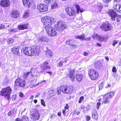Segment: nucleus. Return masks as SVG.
Listing matches in <instances>:
<instances>
[{
	"instance_id": "obj_1",
	"label": "nucleus",
	"mask_w": 121,
	"mask_h": 121,
	"mask_svg": "<svg viewBox=\"0 0 121 121\" xmlns=\"http://www.w3.org/2000/svg\"><path fill=\"white\" fill-rule=\"evenodd\" d=\"M41 21L43 22L45 28L46 29L47 27L49 28L51 27V26L53 23L54 20L53 18L46 16L42 18Z\"/></svg>"
},
{
	"instance_id": "obj_2",
	"label": "nucleus",
	"mask_w": 121,
	"mask_h": 121,
	"mask_svg": "<svg viewBox=\"0 0 121 121\" xmlns=\"http://www.w3.org/2000/svg\"><path fill=\"white\" fill-rule=\"evenodd\" d=\"M66 26L65 23L62 21H60L57 22L55 26V28L57 31L61 32L64 29L66 28Z\"/></svg>"
},
{
	"instance_id": "obj_3",
	"label": "nucleus",
	"mask_w": 121,
	"mask_h": 121,
	"mask_svg": "<svg viewBox=\"0 0 121 121\" xmlns=\"http://www.w3.org/2000/svg\"><path fill=\"white\" fill-rule=\"evenodd\" d=\"M74 88L72 86H62L60 87V89L62 92L65 94H70L73 91Z\"/></svg>"
},
{
	"instance_id": "obj_4",
	"label": "nucleus",
	"mask_w": 121,
	"mask_h": 121,
	"mask_svg": "<svg viewBox=\"0 0 121 121\" xmlns=\"http://www.w3.org/2000/svg\"><path fill=\"white\" fill-rule=\"evenodd\" d=\"M10 87L2 89L0 92V95L4 96H7L8 100L9 99L10 94L12 91Z\"/></svg>"
},
{
	"instance_id": "obj_5",
	"label": "nucleus",
	"mask_w": 121,
	"mask_h": 121,
	"mask_svg": "<svg viewBox=\"0 0 121 121\" xmlns=\"http://www.w3.org/2000/svg\"><path fill=\"white\" fill-rule=\"evenodd\" d=\"M30 117L32 120L35 121L38 120L40 118V115L38 110L34 109L33 111L31 112Z\"/></svg>"
},
{
	"instance_id": "obj_6",
	"label": "nucleus",
	"mask_w": 121,
	"mask_h": 121,
	"mask_svg": "<svg viewBox=\"0 0 121 121\" xmlns=\"http://www.w3.org/2000/svg\"><path fill=\"white\" fill-rule=\"evenodd\" d=\"M107 13L110 17L111 19L113 21H114L116 18H121V15H118V14L113 10H110L107 12Z\"/></svg>"
},
{
	"instance_id": "obj_7",
	"label": "nucleus",
	"mask_w": 121,
	"mask_h": 121,
	"mask_svg": "<svg viewBox=\"0 0 121 121\" xmlns=\"http://www.w3.org/2000/svg\"><path fill=\"white\" fill-rule=\"evenodd\" d=\"M89 76L91 79L93 80L96 79L98 76V73L93 69H90L88 71Z\"/></svg>"
},
{
	"instance_id": "obj_8",
	"label": "nucleus",
	"mask_w": 121,
	"mask_h": 121,
	"mask_svg": "<svg viewBox=\"0 0 121 121\" xmlns=\"http://www.w3.org/2000/svg\"><path fill=\"white\" fill-rule=\"evenodd\" d=\"M114 92L111 91L105 95L104 97V102L106 104L109 102V98H112L114 95Z\"/></svg>"
},
{
	"instance_id": "obj_9",
	"label": "nucleus",
	"mask_w": 121,
	"mask_h": 121,
	"mask_svg": "<svg viewBox=\"0 0 121 121\" xmlns=\"http://www.w3.org/2000/svg\"><path fill=\"white\" fill-rule=\"evenodd\" d=\"M15 86L24 87L26 83L25 81L20 78H18L15 80Z\"/></svg>"
},
{
	"instance_id": "obj_10",
	"label": "nucleus",
	"mask_w": 121,
	"mask_h": 121,
	"mask_svg": "<svg viewBox=\"0 0 121 121\" xmlns=\"http://www.w3.org/2000/svg\"><path fill=\"white\" fill-rule=\"evenodd\" d=\"M12 52L15 54L18 55H21L22 54V49L20 47H15L12 49Z\"/></svg>"
},
{
	"instance_id": "obj_11",
	"label": "nucleus",
	"mask_w": 121,
	"mask_h": 121,
	"mask_svg": "<svg viewBox=\"0 0 121 121\" xmlns=\"http://www.w3.org/2000/svg\"><path fill=\"white\" fill-rule=\"evenodd\" d=\"M32 48L26 47L23 49V53L26 55L29 56H32Z\"/></svg>"
},
{
	"instance_id": "obj_12",
	"label": "nucleus",
	"mask_w": 121,
	"mask_h": 121,
	"mask_svg": "<svg viewBox=\"0 0 121 121\" xmlns=\"http://www.w3.org/2000/svg\"><path fill=\"white\" fill-rule=\"evenodd\" d=\"M48 35L50 36H53L56 34V32L54 29V28L51 27L49 28L47 27L46 29Z\"/></svg>"
},
{
	"instance_id": "obj_13",
	"label": "nucleus",
	"mask_w": 121,
	"mask_h": 121,
	"mask_svg": "<svg viewBox=\"0 0 121 121\" xmlns=\"http://www.w3.org/2000/svg\"><path fill=\"white\" fill-rule=\"evenodd\" d=\"M37 9L40 12H45L48 10V6L46 5L40 4L38 5Z\"/></svg>"
},
{
	"instance_id": "obj_14",
	"label": "nucleus",
	"mask_w": 121,
	"mask_h": 121,
	"mask_svg": "<svg viewBox=\"0 0 121 121\" xmlns=\"http://www.w3.org/2000/svg\"><path fill=\"white\" fill-rule=\"evenodd\" d=\"M65 10L68 14L70 16H74L76 14L75 10L73 7H67Z\"/></svg>"
},
{
	"instance_id": "obj_15",
	"label": "nucleus",
	"mask_w": 121,
	"mask_h": 121,
	"mask_svg": "<svg viewBox=\"0 0 121 121\" xmlns=\"http://www.w3.org/2000/svg\"><path fill=\"white\" fill-rule=\"evenodd\" d=\"M32 55H34L36 56H38L40 52V47L38 46H34L32 48Z\"/></svg>"
},
{
	"instance_id": "obj_16",
	"label": "nucleus",
	"mask_w": 121,
	"mask_h": 121,
	"mask_svg": "<svg viewBox=\"0 0 121 121\" xmlns=\"http://www.w3.org/2000/svg\"><path fill=\"white\" fill-rule=\"evenodd\" d=\"M100 27L102 28V30H104L105 31L110 30L111 29V25L107 22L104 23Z\"/></svg>"
},
{
	"instance_id": "obj_17",
	"label": "nucleus",
	"mask_w": 121,
	"mask_h": 121,
	"mask_svg": "<svg viewBox=\"0 0 121 121\" xmlns=\"http://www.w3.org/2000/svg\"><path fill=\"white\" fill-rule=\"evenodd\" d=\"M75 72L74 69H71L69 73V77L70 78L71 81L73 82L74 81L75 79V77L73 74Z\"/></svg>"
},
{
	"instance_id": "obj_18",
	"label": "nucleus",
	"mask_w": 121,
	"mask_h": 121,
	"mask_svg": "<svg viewBox=\"0 0 121 121\" xmlns=\"http://www.w3.org/2000/svg\"><path fill=\"white\" fill-rule=\"evenodd\" d=\"M113 8L117 10L118 12L121 13V4H114Z\"/></svg>"
},
{
	"instance_id": "obj_19",
	"label": "nucleus",
	"mask_w": 121,
	"mask_h": 121,
	"mask_svg": "<svg viewBox=\"0 0 121 121\" xmlns=\"http://www.w3.org/2000/svg\"><path fill=\"white\" fill-rule=\"evenodd\" d=\"M0 4L1 6L4 7L8 6L9 5V0H2Z\"/></svg>"
},
{
	"instance_id": "obj_20",
	"label": "nucleus",
	"mask_w": 121,
	"mask_h": 121,
	"mask_svg": "<svg viewBox=\"0 0 121 121\" xmlns=\"http://www.w3.org/2000/svg\"><path fill=\"white\" fill-rule=\"evenodd\" d=\"M75 39H80L83 40H90V38L89 37L87 39H86L85 38V35L82 34L80 35H77L75 36Z\"/></svg>"
},
{
	"instance_id": "obj_21",
	"label": "nucleus",
	"mask_w": 121,
	"mask_h": 121,
	"mask_svg": "<svg viewBox=\"0 0 121 121\" xmlns=\"http://www.w3.org/2000/svg\"><path fill=\"white\" fill-rule=\"evenodd\" d=\"M11 16L13 18H17L19 16V14L17 11L13 10L11 13Z\"/></svg>"
},
{
	"instance_id": "obj_22",
	"label": "nucleus",
	"mask_w": 121,
	"mask_h": 121,
	"mask_svg": "<svg viewBox=\"0 0 121 121\" xmlns=\"http://www.w3.org/2000/svg\"><path fill=\"white\" fill-rule=\"evenodd\" d=\"M23 5L26 7H30L31 4L30 1L29 0H23Z\"/></svg>"
},
{
	"instance_id": "obj_23",
	"label": "nucleus",
	"mask_w": 121,
	"mask_h": 121,
	"mask_svg": "<svg viewBox=\"0 0 121 121\" xmlns=\"http://www.w3.org/2000/svg\"><path fill=\"white\" fill-rule=\"evenodd\" d=\"M33 68H31V71L30 72L27 73L25 72L23 75V78L25 79L28 78L29 76L30 75V73H31L33 72Z\"/></svg>"
},
{
	"instance_id": "obj_24",
	"label": "nucleus",
	"mask_w": 121,
	"mask_h": 121,
	"mask_svg": "<svg viewBox=\"0 0 121 121\" xmlns=\"http://www.w3.org/2000/svg\"><path fill=\"white\" fill-rule=\"evenodd\" d=\"M45 48H46V50H45L44 49V47L43 49L45 51L46 55L48 56H51L52 55V51H50V50L48 49V48L47 47H46Z\"/></svg>"
},
{
	"instance_id": "obj_25",
	"label": "nucleus",
	"mask_w": 121,
	"mask_h": 121,
	"mask_svg": "<svg viewBox=\"0 0 121 121\" xmlns=\"http://www.w3.org/2000/svg\"><path fill=\"white\" fill-rule=\"evenodd\" d=\"M102 4L100 2L97 3V4L95 5V7L99 11H100L102 9Z\"/></svg>"
},
{
	"instance_id": "obj_26",
	"label": "nucleus",
	"mask_w": 121,
	"mask_h": 121,
	"mask_svg": "<svg viewBox=\"0 0 121 121\" xmlns=\"http://www.w3.org/2000/svg\"><path fill=\"white\" fill-rule=\"evenodd\" d=\"M73 42L74 40H69L66 41V43L67 44L72 46L74 48H75V47H76V46L75 45H73Z\"/></svg>"
},
{
	"instance_id": "obj_27",
	"label": "nucleus",
	"mask_w": 121,
	"mask_h": 121,
	"mask_svg": "<svg viewBox=\"0 0 121 121\" xmlns=\"http://www.w3.org/2000/svg\"><path fill=\"white\" fill-rule=\"evenodd\" d=\"M18 27L19 30H24L28 28L27 25L25 24L19 25Z\"/></svg>"
},
{
	"instance_id": "obj_28",
	"label": "nucleus",
	"mask_w": 121,
	"mask_h": 121,
	"mask_svg": "<svg viewBox=\"0 0 121 121\" xmlns=\"http://www.w3.org/2000/svg\"><path fill=\"white\" fill-rule=\"evenodd\" d=\"M92 117L93 118L96 120L98 117V115L97 112L95 110L93 111L92 114Z\"/></svg>"
},
{
	"instance_id": "obj_29",
	"label": "nucleus",
	"mask_w": 121,
	"mask_h": 121,
	"mask_svg": "<svg viewBox=\"0 0 121 121\" xmlns=\"http://www.w3.org/2000/svg\"><path fill=\"white\" fill-rule=\"evenodd\" d=\"M95 67L96 68L99 69L102 66L101 63L99 61H96L95 62Z\"/></svg>"
},
{
	"instance_id": "obj_30",
	"label": "nucleus",
	"mask_w": 121,
	"mask_h": 121,
	"mask_svg": "<svg viewBox=\"0 0 121 121\" xmlns=\"http://www.w3.org/2000/svg\"><path fill=\"white\" fill-rule=\"evenodd\" d=\"M76 79L78 82H80L82 80V76L81 74H76L75 75Z\"/></svg>"
},
{
	"instance_id": "obj_31",
	"label": "nucleus",
	"mask_w": 121,
	"mask_h": 121,
	"mask_svg": "<svg viewBox=\"0 0 121 121\" xmlns=\"http://www.w3.org/2000/svg\"><path fill=\"white\" fill-rule=\"evenodd\" d=\"M41 69L43 71L46 72L47 70H49L50 69V67L48 66L44 65L41 66Z\"/></svg>"
},
{
	"instance_id": "obj_32",
	"label": "nucleus",
	"mask_w": 121,
	"mask_h": 121,
	"mask_svg": "<svg viewBox=\"0 0 121 121\" xmlns=\"http://www.w3.org/2000/svg\"><path fill=\"white\" fill-rule=\"evenodd\" d=\"M82 108H83L84 110H83V112L84 113H86V111L88 110H90V108L89 106L87 105L86 106H81Z\"/></svg>"
},
{
	"instance_id": "obj_33",
	"label": "nucleus",
	"mask_w": 121,
	"mask_h": 121,
	"mask_svg": "<svg viewBox=\"0 0 121 121\" xmlns=\"http://www.w3.org/2000/svg\"><path fill=\"white\" fill-rule=\"evenodd\" d=\"M48 93L51 96H54L56 95L55 90L54 89L51 90L49 91Z\"/></svg>"
},
{
	"instance_id": "obj_34",
	"label": "nucleus",
	"mask_w": 121,
	"mask_h": 121,
	"mask_svg": "<svg viewBox=\"0 0 121 121\" xmlns=\"http://www.w3.org/2000/svg\"><path fill=\"white\" fill-rule=\"evenodd\" d=\"M46 37L45 36L40 37L38 39V41L39 42L45 41H46Z\"/></svg>"
},
{
	"instance_id": "obj_35",
	"label": "nucleus",
	"mask_w": 121,
	"mask_h": 121,
	"mask_svg": "<svg viewBox=\"0 0 121 121\" xmlns=\"http://www.w3.org/2000/svg\"><path fill=\"white\" fill-rule=\"evenodd\" d=\"M76 6L77 9V13H79V11L81 13L83 12V11L82 9H80V7L79 5H76Z\"/></svg>"
},
{
	"instance_id": "obj_36",
	"label": "nucleus",
	"mask_w": 121,
	"mask_h": 121,
	"mask_svg": "<svg viewBox=\"0 0 121 121\" xmlns=\"http://www.w3.org/2000/svg\"><path fill=\"white\" fill-rule=\"evenodd\" d=\"M57 7V4L56 2H54L53 4L52 5L51 9H53L56 8Z\"/></svg>"
},
{
	"instance_id": "obj_37",
	"label": "nucleus",
	"mask_w": 121,
	"mask_h": 121,
	"mask_svg": "<svg viewBox=\"0 0 121 121\" xmlns=\"http://www.w3.org/2000/svg\"><path fill=\"white\" fill-rule=\"evenodd\" d=\"M22 121H29V120L27 117L23 116L22 118Z\"/></svg>"
},
{
	"instance_id": "obj_38",
	"label": "nucleus",
	"mask_w": 121,
	"mask_h": 121,
	"mask_svg": "<svg viewBox=\"0 0 121 121\" xmlns=\"http://www.w3.org/2000/svg\"><path fill=\"white\" fill-rule=\"evenodd\" d=\"M53 1V0H44V2L47 4H48L49 3H51V2Z\"/></svg>"
},
{
	"instance_id": "obj_39",
	"label": "nucleus",
	"mask_w": 121,
	"mask_h": 121,
	"mask_svg": "<svg viewBox=\"0 0 121 121\" xmlns=\"http://www.w3.org/2000/svg\"><path fill=\"white\" fill-rule=\"evenodd\" d=\"M11 24L10 23H5L4 24V28H6V29H7L9 28Z\"/></svg>"
},
{
	"instance_id": "obj_40",
	"label": "nucleus",
	"mask_w": 121,
	"mask_h": 121,
	"mask_svg": "<svg viewBox=\"0 0 121 121\" xmlns=\"http://www.w3.org/2000/svg\"><path fill=\"white\" fill-rule=\"evenodd\" d=\"M14 41V40L12 39L11 38L9 39L8 40V42L9 44L12 43Z\"/></svg>"
},
{
	"instance_id": "obj_41",
	"label": "nucleus",
	"mask_w": 121,
	"mask_h": 121,
	"mask_svg": "<svg viewBox=\"0 0 121 121\" xmlns=\"http://www.w3.org/2000/svg\"><path fill=\"white\" fill-rule=\"evenodd\" d=\"M17 28H15L11 30L9 29V31L10 32H15L17 31Z\"/></svg>"
},
{
	"instance_id": "obj_42",
	"label": "nucleus",
	"mask_w": 121,
	"mask_h": 121,
	"mask_svg": "<svg viewBox=\"0 0 121 121\" xmlns=\"http://www.w3.org/2000/svg\"><path fill=\"white\" fill-rule=\"evenodd\" d=\"M29 15L28 12H26L23 16V17L26 18L29 16Z\"/></svg>"
},
{
	"instance_id": "obj_43",
	"label": "nucleus",
	"mask_w": 121,
	"mask_h": 121,
	"mask_svg": "<svg viewBox=\"0 0 121 121\" xmlns=\"http://www.w3.org/2000/svg\"><path fill=\"white\" fill-rule=\"evenodd\" d=\"M63 63L61 60H60V62L58 63V65L60 67H61L63 65Z\"/></svg>"
},
{
	"instance_id": "obj_44",
	"label": "nucleus",
	"mask_w": 121,
	"mask_h": 121,
	"mask_svg": "<svg viewBox=\"0 0 121 121\" xmlns=\"http://www.w3.org/2000/svg\"><path fill=\"white\" fill-rule=\"evenodd\" d=\"M84 98V97L83 96H82L79 99L78 101L79 103H81L82 101L83 100Z\"/></svg>"
},
{
	"instance_id": "obj_45",
	"label": "nucleus",
	"mask_w": 121,
	"mask_h": 121,
	"mask_svg": "<svg viewBox=\"0 0 121 121\" xmlns=\"http://www.w3.org/2000/svg\"><path fill=\"white\" fill-rule=\"evenodd\" d=\"M16 98V95H14L12 96V100H15Z\"/></svg>"
},
{
	"instance_id": "obj_46",
	"label": "nucleus",
	"mask_w": 121,
	"mask_h": 121,
	"mask_svg": "<svg viewBox=\"0 0 121 121\" xmlns=\"http://www.w3.org/2000/svg\"><path fill=\"white\" fill-rule=\"evenodd\" d=\"M61 91H62L60 90V88H59V90L58 89H57V94L59 95H60Z\"/></svg>"
},
{
	"instance_id": "obj_47",
	"label": "nucleus",
	"mask_w": 121,
	"mask_h": 121,
	"mask_svg": "<svg viewBox=\"0 0 121 121\" xmlns=\"http://www.w3.org/2000/svg\"><path fill=\"white\" fill-rule=\"evenodd\" d=\"M41 104L43 106H45V104L44 100L43 99H41Z\"/></svg>"
},
{
	"instance_id": "obj_48",
	"label": "nucleus",
	"mask_w": 121,
	"mask_h": 121,
	"mask_svg": "<svg viewBox=\"0 0 121 121\" xmlns=\"http://www.w3.org/2000/svg\"><path fill=\"white\" fill-rule=\"evenodd\" d=\"M90 52H85L83 54V55L85 56H89L90 55Z\"/></svg>"
},
{
	"instance_id": "obj_49",
	"label": "nucleus",
	"mask_w": 121,
	"mask_h": 121,
	"mask_svg": "<svg viewBox=\"0 0 121 121\" xmlns=\"http://www.w3.org/2000/svg\"><path fill=\"white\" fill-rule=\"evenodd\" d=\"M4 28H5L4 24H0V29H4Z\"/></svg>"
},
{
	"instance_id": "obj_50",
	"label": "nucleus",
	"mask_w": 121,
	"mask_h": 121,
	"mask_svg": "<svg viewBox=\"0 0 121 121\" xmlns=\"http://www.w3.org/2000/svg\"><path fill=\"white\" fill-rule=\"evenodd\" d=\"M116 69L115 67H113L112 69V71L113 73H115L116 72Z\"/></svg>"
},
{
	"instance_id": "obj_51",
	"label": "nucleus",
	"mask_w": 121,
	"mask_h": 121,
	"mask_svg": "<svg viewBox=\"0 0 121 121\" xmlns=\"http://www.w3.org/2000/svg\"><path fill=\"white\" fill-rule=\"evenodd\" d=\"M118 42V41H117L115 40H114L113 41V43L112 44V45L114 46L115 44H117Z\"/></svg>"
},
{
	"instance_id": "obj_52",
	"label": "nucleus",
	"mask_w": 121,
	"mask_h": 121,
	"mask_svg": "<svg viewBox=\"0 0 121 121\" xmlns=\"http://www.w3.org/2000/svg\"><path fill=\"white\" fill-rule=\"evenodd\" d=\"M111 0H103V2L105 3H107L110 2L111 1Z\"/></svg>"
},
{
	"instance_id": "obj_53",
	"label": "nucleus",
	"mask_w": 121,
	"mask_h": 121,
	"mask_svg": "<svg viewBox=\"0 0 121 121\" xmlns=\"http://www.w3.org/2000/svg\"><path fill=\"white\" fill-rule=\"evenodd\" d=\"M101 104V103L100 102H98L97 103V109H98L99 107V106Z\"/></svg>"
},
{
	"instance_id": "obj_54",
	"label": "nucleus",
	"mask_w": 121,
	"mask_h": 121,
	"mask_svg": "<svg viewBox=\"0 0 121 121\" xmlns=\"http://www.w3.org/2000/svg\"><path fill=\"white\" fill-rule=\"evenodd\" d=\"M19 95L20 97H23V93H22V92H21L20 93Z\"/></svg>"
},
{
	"instance_id": "obj_55",
	"label": "nucleus",
	"mask_w": 121,
	"mask_h": 121,
	"mask_svg": "<svg viewBox=\"0 0 121 121\" xmlns=\"http://www.w3.org/2000/svg\"><path fill=\"white\" fill-rule=\"evenodd\" d=\"M91 119V117L89 116H88L87 117L86 119V120L87 121H88L89 120Z\"/></svg>"
},
{
	"instance_id": "obj_56",
	"label": "nucleus",
	"mask_w": 121,
	"mask_h": 121,
	"mask_svg": "<svg viewBox=\"0 0 121 121\" xmlns=\"http://www.w3.org/2000/svg\"><path fill=\"white\" fill-rule=\"evenodd\" d=\"M16 121H22V118L21 119H20L19 118H17L15 120Z\"/></svg>"
},
{
	"instance_id": "obj_57",
	"label": "nucleus",
	"mask_w": 121,
	"mask_h": 121,
	"mask_svg": "<svg viewBox=\"0 0 121 121\" xmlns=\"http://www.w3.org/2000/svg\"><path fill=\"white\" fill-rule=\"evenodd\" d=\"M69 107L68 105V104H66L65 106V108L66 109H67Z\"/></svg>"
},
{
	"instance_id": "obj_58",
	"label": "nucleus",
	"mask_w": 121,
	"mask_h": 121,
	"mask_svg": "<svg viewBox=\"0 0 121 121\" xmlns=\"http://www.w3.org/2000/svg\"><path fill=\"white\" fill-rule=\"evenodd\" d=\"M61 60L62 61V62H63V63L64 62H66L67 61V60L65 59H64Z\"/></svg>"
},
{
	"instance_id": "obj_59",
	"label": "nucleus",
	"mask_w": 121,
	"mask_h": 121,
	"mask_svg": "<svg viewBox=\"0 0 121 121\" xmlns=\"http://www.w3.org/2000/svg\"><path fill=\"white\" fill-rule=\"evenodd\" d=\"M66 110L65 109H63L62 111V113L64 115H65L66 114Z\"/></svg>"
},
{
	"instance_id": "obj_60",
	"label": "nucleus",
	"mask_w": 121,
	"mask_h": 121,
	"mask_svg": "<svg viewBox=\"0 0 121 121\" xmlns=\"http://www.w3.org/2000/svg\"><path fill=\"white\" fill-rule=\"evenodd\" d=\"M12 112L11 111H10L8 113V115L9 116H10L11 115H12Z\"/></svg>"
},
{
	"instance_id": "obj_61",
	"label": "nucleus",
	"mask_w": 121,
	"mask_h": 121,
	"mask_svg": "<svg viewBox=\"0 0 121 121\" xmlns=\"http://www.w3.org/2000/svg\"><path fill=\"white\" fill-rule=\"evenodd\" d=\"M40 93H38L37 94L36 96H35V97H38L40 95Z\"/></svg>"
},
{
	"instance_id": "obj_62",
	"label": "nucleus",
	"mask_w": 121,
	"mask_h": 121,
	"mask_svg": "<svg viewBox=\"0 0 121 121\" xmlns=\"http://www.w3.org/2000/svg\"><path fill=\"white\" fill-rule=\"evenodd\" d=\"M104 38L103 37H100L99 39L101 41H103L104 40Z\"/></svg>"
},
{
	"instance_id": "obj_63",
	"label": "nucleus",
	"mask_w": 121,
	"mask_h": 121,
	"mask_svg": "<svg viewBox=\"0 0 121 121\" xmlns=\"http://www.w3.org/2000/svg\"><path fill=\"white\" fill-rule=\"evenodd\" d=\"M96 45L98 46L101 47V45L99 43H96Z\"/></svg>"
},
{
	"instance_id": "obj_64",
	"label": "nucleus",
	"mask_w": 121,
	"mask_h": 121,
	"mask_svg": "<svg viewBox=\"0 0 121 121\" xmlns=\"http://www.w3.org/2000/svg\"><path fill=\"white\" fill-rule=\"evenodd\" d=\"M48 64V62L47 61H46L44 62V64L45 65H47Z\"/></svg>"
}]
</instances>
